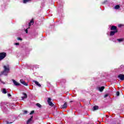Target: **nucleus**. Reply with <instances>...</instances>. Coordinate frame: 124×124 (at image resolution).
Segmentation results:
<instances>
[{
    "label": "nucleus",
    "instance_id": "nucleus-21",
    "mask_svg": "<svg viewBox=\"0 0 124 124\" xmlns=\"http://www.w3.org/2000/svg\"><path fill=\"white\" fill-rule=\"evenodd\" d=\"M117 40L118 41V42H122L124 40L123 39H118Z\"/></svg>",
    "mask_w": 124,
    "mask_h": 124
},
{
    "label": "nucleus",
    "instance_id": "nucleus-13",
    "mask_svg": "<svg viewBox=\"0 0 124 124\" xmlns=\"http://www.w3.org/2000/svg\"><path fill=\"white\" fill-rule=\"evenodd\" d=\"M111 31H117V27L112 26L110 29Z\"/></svg>",
    "mask_w": 124,
    "mask_h": 124
},
{
    "label": "nucleus",
    "instance_id": "nucleus-31",
    "mask_svg": "<svg viewBox=\"0 0 124 124\" xmlns=\"http://www.w3.org/2000/svg\"><path fill=\"white\" fill-rule=\"evenodd\" d=\"M17 39L18 40H22V39L21 38H18Z\"/></svg>",
    "mask_w": 124,
    "mask_h": 124
},
{
    "label": "nucleus",
    "instance_id": "nucleus-18",
    "mask_svg": "<svg viewBox=\"0 0 124 124\" xmlns=\"http://www.w3.org/2000/svg\"><path fill=\"white\" fill-rule=\"evenodd\" d=\"M114 8L115 9H119V8H120V5H117L115 6Z\"/></svg>",
    "mask_w": 124,
    "mask_h": 124
},
{
    "label": "nucleus",
    "instance_id": "nucleus-19",
    "mask_svg": "<svg viewBox=\"0 0 124 124\" xmlns=\"http://www.w3.org/2000/svg\"><path fill=\"white\" fill-rule=\"evenodd\" d=\"M36 106L38 107H39V108H41V105H40V104H39V103H37V104H36Z\"/></svg>",
    "mask_w": 124,
    "mask_h": 124
},
{
    "label": "nucleus",
    "instance_id": "nucleus-9",
    "mask_svg": "<svg viewBox=\"0 0 124 124\" xmlns=\"http://www.w3.org/2000/svg\"><path fill=\"white\" fill-rule=\"evenodd\" d=\"M20 82L22 84V85H24V86H28V83H26L23 79H20Z\"/></svg>",
    "mask_w": 124,
    "mask_h": 124
},
{
    "label": "nucleus",
    "instance_id": "nucleus-34",
    "mask_svg": "<svg viewBox=\"0 0 124 124\" xmlns=\"http://www.w3.org/2000/svg\"><path fill=\"white\" fill-rule=\"evenodd\" d=\"M3 75V74H2V72L1 73V75Z\"/></svg>",
    "mask_w": 124,
    "mask_h": 124
},
{
    "label": "nucleus",
    "instance_id": "nucleus-4",
    "mask_svg": "<svg viewBox=\"0 0 124 124\" xmlns=\"http://www.w3.org/2000/svg\"><path fill=\"white\" fill-rule=\"evenodd\" d=\"M97 90L99 91V92H103L104 89H105V87L104 86H102V87H99L97 88Z\"/></svg>",
    "mask_w": 124,
    "mask_h": 124
},
{
    "label": "nucleus",
    "instance_id": "nucleus-7",
    "mask_svg": "<svg viewBox=\"0 0 124 124\" xmlns=\"http://www.w3.org/2000/svg\"><path fill=\"white\" fill-rule=\"evenodd\" d=\"M22 94H23L24 96L21 97L22 100H24L25 98H28V95H27V93H23Z\"/></svg>",
    "mask_w": 124,
    "mask_h": 124
},
{
    "label": "nucleus",
    "instance_id": "nucleus-1",
    "mask_svg": "<svg viewBox=\"0 0 124 124\" xmlns=\"http://www.w3.org/2000/svg\"><path fill=\"white\" fill-rule=\"evenodd\" d=\"M4 70L2 72V74L6 76L8 73H9V65H6L3 66Z\"/></svg>",
    "mask_w": 124,
    "mask_h": 124
},
{
    "label": "nucleus",
    "instance_id": "nucleus-8",
    "mask_svg": "<svg viewBox=\"0 0 124 124\" xmlns=\"http://www.w3.org/2000/svg\"><path fill=\"white\" fill-rule=\"evenodd\" d=\"M118 31L117 30H115L114 31H111L110 33L109 34V35L110 36H112L113 35H114V34H115V33H116V32H117Z\"/></svg>",
    "mask_w": 124,
    "mask_h": 124
},
{
    "label": "nucleus",
    "instance_id": "nucleus-25",
    "mask_svg": "<svg viewBox=\"0 0 124 124\" xmlns=\"http://www.w3.org/2000/svg\"><path fill=\"white\" fill-rule=\"evenodd\" d=\"M33 113H34V111L32 110L31 112V113H30V115H32Z\"/></svg>",
    "mask_w": 124,
    "mask_h": 124
},
{
    "label": "nucleus",
    "instance_id": "nucleus-2",
    "mask_svg": "<svg viewBox=\"0 0 124 124\" xmlns=\"http://www.w3.org/2000/svg\"><path fill=\"white\" fill-rule=\"evenodd\" d=\"M15 121V120L14 119V117L11 116L10 117V119L8 120V121H6L5 123L6 124H12L13 123H14Z\"/></svg>",
    "mask_w": 124,
    "mask_h": 124
},
{
    "label": "nucleus",
    "instance_id": "nucleus-10",
    "mask_svg": "<svg viewBox=\"0 0 124 124\" xmlns=\"http://www.w3.org/2000/svg\"><path fill=\"white\" fill-rule=\"evenodd\" d=\"M66 107H67V104L66 103H64L63 105L61 106V108L62 109H65Z\"/></svg>",
    "mask_w": 124,
    "mask_h": 124
},
{
    "label": "nucleus",
    "instance_id": "nucleus-20",
    "mask_svg": "<svg viewBox=\"0 0 124 124\" xmlns=\"http://www.w3.org/2000/svg\"><path fill=\"white\" fill-rule=\"evenodd\" d=\"M2 93H6V90L5 89H3L2 90Z\"/></svg>",
    "mask_w": 124,
    "mask_h": 124
},
{
    "label": "nucleus",
    "instance_id": "nucleus-30",
    "mask_svg": "<svg viewBox=\"0 0 124 124\" xmlns=\"http://www.w3.org/2000/svg\"><path fill=\"white\" fill-rule=\"evenodd\" d=\"M118 27H119V28H121V27H122V25L119 24V25H118Z\"/></svg>",
    "mask_w": 124,
    "mask_h": 124
},
{
    "label": "nucleus",
    "instance_id": "nucleus-24",
    "mask_svg": "<svg viewBox=\"0 0 124 124\" xmlns=\"http://www.w3.org/2000/svg\"><path fill=\"white\" fill-rule=\"evenodd\" d=\"M116 95H117V96H119L120 95V92H116Z\"/></svg>",
    "mask_w": 124,
    "mask_h": 124
},
{
    "label": "nucleus",
    "instance_id": "nucleus-3",
    "mask_svg": "<svg viewBox=\"0 0 124 124\" xmlns=\"http://www.w3.org/2000/svg\"><path fill=\"white\" fill-rule=\"evenodd\" d=\"M6 57V53L3 52L0 53V61H1V60H3Z\"/></svg>",
    "mask_w": 124,
    "mask_h": 124
},
{
    "label": "nucleus",
    "instance_id": "nucleus-32",
    "mask_svg": "<svg viewBox=\"0 0 124 124\" xmlns=\"http://www.w3.org/2000/svg\"><path fill=\"white\" fill-rule=\"evenodd\" d=\"M15 45H19V43H16L15 44Z\"/></svg>",
    "mask_w": 124,
    "mask_h": 124
},
{
    "label": "nucleus",
    "instance_id": "nucleus-22",
    "mask_svg": "<svg viewBox=\"0 0 124 124\" xmlns=\"http://www.w3.org/2000/svg\"><path fill=\"white\" fill-rule=\"evenodd\" d=\"M27 113H28V111H27V110H24V111H23V114H24V115L27 114Z\"/></svg>",
    "mask_w": 124,
    "mask_h": 124
},
{
    "label": "nucleus",
    "instance_id": "nucleus-23",
    "mask_svg": "<svg viewBox=\"0 0 124 124\" xmlns=\"http://www.w3.org/2000/svg\"><path fill=\"white\" fill-rule=\"evenodd\" d=\"M47 102H51V98H48Z\"/></svg>",
    "mask_w": 124,
    "mask_h": 124
},
{
    "label": "nucleus",
    "instance_id": "nucleus-29",
    "mask_svg": "<svg viewBox=\"0 0 124 124\" xmlns=\"http://www.w3.org/2000/svg\"><path fill=\"white\" fill-rule=\"evenodd\" d=\"M8 96L9 97H10V96H11V94L8 93Z\"/></svg>",
    "mask_w": 124,
    "mask_h": 124
},
{
    "label": "nucleus",
    "instance_id": "nucleus-6",
    "mask_svg": "<svg viewBox=\"0 0 124 124\" xmlns=\"http://www.w3.org/2000/svg\"><path fill=\"white\" fill-rule=\"evenodd\" d=\"M118 78H119V79H120V80H122V81H124V75L120 74L118 76Z\"/></svg>",
    "mask_w": 124,
    "mask_h": 124
},
{
    "label": "nucleus",
    "instance_id": "nucleus-12",
    "mask_svg": "<svg viewBox=\"0 0 124 124\" xmlns=\"http://www.w3.org/2000/svg\"><path fill=\"white\" fill-rule=\"evenodd\" d=\"M33 117V116H31V117L27 121V124H30V123H31V121H32V118Z\"/></svg>",
    "mask_w": 124,
    "mask_h": 124
},
{
    "label": "nucleus",
    "instance_id": "nucleus-14",
    "mask_svg": "<svg viewBox=\"0 0 124 124\" xmlns=\"http://www.w3.org/2000/svg\"><path fill=\"white\" fill-rule=\"evenodd\" d=\"M33 25V19H32L30 22L29 23V27H31V25Z\"/></svg>",
    "mask_w": 124,
    "mask_h": 124
},
{
    "label": "nucleus",
    "instance_id": "nucleus-28",
    "mask_svg": "<svg viewBox=\"0 0 124 124\" xmlns=\"http://www.w3.org/2000/svg\"><path fill=\"white\" fill-rule=\"evenodd\" d=\"M0 82H1L2 84H4V82L3 81H2L1 79H0Z\"/></svg>",
    "mask_w": 124,
    "mask_h": 124
},
{
    "label": "nucleus",
    "instance_id": "nucleus-15",
    "mask_svg": "<svg viewBox=\"0 0 124 124\" xmlns=\"http://www.w3.org/2000/svg\"><path fill=\"white\" fill-rule=\"evenodd\" d=\"M93 109L94 110H97L98 109V106H95L93 107Z\"/></svg>",
    "mask_w": 124,
    "mask_h": 124
},
{
    "label": "nucleus",
    "instance_id": "nucleus-33",
    "mask_svg": "<svg viewBox=\"0 0 124 124\" xmlns=\"http://www.w3.org/2000/svg\"><path fill=\"white\" fill-rule=\"evenodd\" d=\"M26 33H28V30L27 29L26 31H25Z\"/></svg>",
    "mask_w": 124,
    "mask_h": 124
},
{
    "label": "nucleus",
    "instance_id": "nucleus-5",
    "mask_svg": "<svg viewBox=\"0 0 124 124\" xmlns=\"http://www.w3.org/2000/svg\"><path fill=\"white\" fill-rule=\"evenodd\" d=\"M12 81H13V83H14V84L15 85V86H20V83L16 81V80L14 79H12Z\"/></svg>",
    "mask_w": 124,
    "mask_h": 124
},
{
    "label": "nucleus",
    "instance_id": "nucleus-11",
    "mask_svg": "<svg viewBox=\"0 0 124 124\" xmlns=\"http://www.w3.org/2000/svg\"><path fill=\"white\" fill-rule=\"evenodd\" d=\"M33 83H35V84L36 85H37V86H38V87H41V85L40 84H39L37 81L33 80Z\"/></svg>",
    "mask_w": 124,
    "mask_h": 124
},
{
    "label": "nucleus",
    "instance_id": "nucleus-27",
    "mask_svg": "<svg viewBox=\"0 0 124 124\" xmlns=\"http://www.w3.org/2000/svg\"><path fill=\"white\" fill-rule=\"evenodd\" d=\"M4 104V103H1V104H0V106H1V108H2V105Z\"/></svg>",
    "mask_w": 124,
    "mask_h": 124
},
{
    "label": "nucleus",
    "instance_id": "nucleus-16",
    "mask_svg": "<svg viewBox=\"0 0 124 124\" xmlns=\"http://www.w3.org/2000/svg\"><path fill=\"white\" fill-rule=\"evenodd\" d=\"M31 0H24L23 3H27V2H29Z\"/></svg>",
    "mask_w": 124,
    "mask_h": 124
},
{
    "label": "nucleus",
    "instance_id": "nucleus-26",
    "mask_svg": "<svg viewBox=\"0 0 124 124\" xmlns=\"http://www.w3.org/2000/svg\"><path fill=\"white\" fill-rule=\"evenodd\" d=\"M107 96H108V94H106V95H105L104 98H106V97H107Z\"/></svg>",
    "mask_w": 124,
    "mask_h": 124
},
{
    "label": "nucleus",
    "instance_id": "nucleus-17",
    "mask_svg": "<svg viewBox=\"0 0 124 124\" xmlns=\"http://www.w3.org/2000/svg\"><path fill=\"white\" fill-rule=\"evenodd\" d=\"M48 104H49V106H53L54 105V104H53V103H52V102H49Z\"/></svg>",
    "mask_w": 124,
    "mask_h": 124
}]
</instances>
